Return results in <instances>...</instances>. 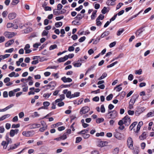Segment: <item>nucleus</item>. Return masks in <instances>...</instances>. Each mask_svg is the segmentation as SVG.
I'll use <instances>...</instances> for the list:
<instances>
[{
	"label": "nucleus",
	"mask_w": 154,
	"mask_h": 154,
	"mask_svg": "<svg viewBox=\"0 0 154 154\" xmlns=\"http://www.w3.org/2000/svg\"><path fill=\"white\" fill-rule=\"evenodd\" d=\"M109 114L110 117H108V118L114 119L116 118L117 115V112L116 110H113L112 111H108V112L107 114V115Z\"/></svg>",
	"instance_id": "f257e3e1"
},
{
	"label": "nucleus",
	"mask_w": 154,
	"mask_h": 154,
	"mask_svg": "<svg viewBox=\"0 0 154 154\" xmlns=\"http://www.w3.org/2000/svg\"><path fill=\"white\" fill-rule=\"evenodd\" d=\"M122 120L124 121V124L126 126H128L130 124L131 119L128 116H126L122 119Z\"/></svg>",
	"instance_id": "f03ea898"
},
{
	"label": "nucleus",
	"mask_w": 154,
	"mask_h": 154,
	"mask_svg": "<svg viewBox=\"0 0 154 154\" xmlns=\"http://www.w3.org/2000/svg\"><path fill=\"white\" fill-rule=\"evenodd\" d=\"M127 145L128 147L130 149H133V141L131 137H129L127 140Z\"/></svg>",
	"instance_id": "7ed1b4c3"
},
{
	"label": "nucleus",
	"mask_w": 154,
	"mask_h": 154,
	"mask_svg": "<svg viewBox=\"0 0 154 154\" xmlns=\"http://www.w3.org/2000/svg\"><path fill=\"white\" fill-rule=\"evenodd\" d=\"M56 85V82L55 81H52L50 82L49 84L46 85L43 88H44L45 87H48L49 88H47V89H50L51 88H53L51 89V90H53L54 89V88Z\"/></svg>",
	"instance_id": "20e7f679"
},
{
	"label": "nucleus",
	"mask_w": 154,
	"mask_h": 154,
	"mask_svg": "<svg viewBox=\"0 0 154 154\" xmlns=\"http://www.w3.org/2000/svg\"><path fill=\"white\" fill-rule=\"evenodd\" d=\"M90 110L89 108L87 106H85L82 108L80 111V114L82 115L88 112Z\"/></svg>",
	"instance_id": "39448f33"
},
{
	"label": "nucleus",
	"mask_w": 154,
	"mask_h": 154,
	"mask_svg": "<svg viewBox=\"0 0 154 154\" xmlns=\"http://www.w3.org/2000/svg\"><path fill=\"white\" fill-rule=\"evenodd\" d=\"M138 96H139L138 94H136L134 95L131 98V100L129 102V104H131V105H134L136 99H137Z\"/></svg>",
	"instance_id": "423d86ee"
},
{
	"label": "nucleus",
	"mask_w": 154,
	"mask_h": 154,
	"mask_svg": "<svg viewBox=\"0 0 154 154\" xmlns=\"http://www.w3.org/2000/svg\"><path fill=\"white\" fill-rule=\"evenodd\" d=\"M19 131V130L18 129L11 130L10 132V136L12 137H13L15 134H17L18 133Z\"/></svg>",
	"instance_id": "0eeeda50"
},
{
	"label": "nucleus",
	"mask_w": 154,
	"mask_h": 154,
	"mask_svg": "<svg viewBox=\"0 0 154 154\" xmlns=\"http://www.w3.org/2000/svg\"><path fill=\"white\" fill-rule=\"evenodd\" d=\"M30 46L29 44H27L26 45L24 48V49L25 51V54H29L32 52V50L29 49V48H30Z\"/></svg>",
	"instance_id": "6e6552de"
},
{
	"label": "nucleus",
	"mask_w": 154,
	"mask_h": 154,
	"mask_svg": "<svg viewBox=\"0 0 154 154\" xmlns=\"http://www.w3.org/2000/svg\"><path fill=\"white\" fill-rule=\"evenodd\" d=\"M114 136L118 140H121L122 138L121 136V134L118 132L114 133Z\"/></svg>",
	"instance_id": "1a4fd4ad"
},
{
	"label": "nucleus",
	"mask_w": 154,
	"mask_h": 154,
	"mask_svg": "<svg viewBox=\"0 0 154 154\" xmlns=\"http://www.w3.org/2000/svg\"><path fill=\"white\" fill-rule=\"evenodd\" d=\"M32 132L31 131H23L22 132V134L26 137H29L32 135Z\"/></svg>",
	"instance_id": "9d476101"
},
{
	"label": "nucleus",
	"mask_w": 154,
	"mask_h": 154,
	"mask_svg": "<svg viewBox=\"0 0 154 154\" xmlns=\"http://www.w3.org/2000/svg\"><path fill=\"white\" fill-rule=\"evenodd\" d=\"M61 79L64 83L70 82L72 81V79L69 78H66L65 76L62 77Z\"/></svg>",
	"instance_id": "9b49d317"
},
{
	"label": "nucleus",
	"mask_w": 154,
	"mask_h": 154,
	"mask_svg": "<svg viewBox=\"0 0 154 154\" xmlns=\"http://www.w3.org/2000/svg\"><path fill=\"white\" fill-rule=\"evenodd\" d=\"M16 16V14L15 13H12L8 15V18L9 20H12L15 18Z\"/></svg>",
	"instance_id": "f8f14e48"
},
{
	"label": "nucleus",
	"mask_w": 154,
	"mask_h": 154,
	"mask_svg": "<svg viewBox=\"0 0 154 154\" xmlns=\"http://www.w3.org/2000/svg\"><path fill=\"white\" fill-rule=\"evenodd\" d=\"M144 31L143 28H142L138 30L136 32L135 34L136 36L138 37L140 36V34Z\"/></svg>",
	"instance_id": "ddd939ff"
},
{
	"label": "nucleus",
	"mask_w": 154,
	"mask_h": 154,
	"mask_svg": "<svg viewBox=\"0 0 154 154\" xmlns=\"http://www.w3.org/2000/svg\"><path fill=\"white\" fill-rule=\"evenodd\" d=\"M20 145V143H16L11 145L9 149H14L17 148Z\"/></svg>",
	"instance_id": "4468645a"
},
{
	"label": "nucleus",
	"mask_w": 154,
	"mask_h": 154,
	"mask_svg": "<svg viewBox=\"0 0 154 154\" xmlns=\"http://www.w3.org/2000/svg\"><path fill=\"white\" fill-rule=\"evenodd\" d=\"M68 59V57L67 56H64L63 57H61L59 58L57 60V61L61 63L63 62Z\"/></svg>",
	"instance_id": "2eb2a0df"
},
{
	"label": "nucleus",
	"mask_w": 154,
	"mask_h": 154,
	"mask_svg": "<svg viewBox=\"0 0 154 154\" xmlns=\"http://www.w3.org/2000/svg\"><path fill=\"white\" fill-rule=\"evenodd\" d=\"M5 140H6L7 144H11L12 143L11 139L9 138L8 135L7 134L5 136Z\"/></svg>",
	"instance_id": "dca6fc26"
},
{
	"label": "nucleus",
	"mask_w": 154,
	"mask_h": 154,
	"mask_svg": "<svg viewBox=\"0 0 154 154\" xmlns=\"http://www.w3.org/2000/svg\"><path fill=\"white\" fill-rule=\"evenodd\" d=\"M11 116L10 114H7L4 115L0 117V121H3L6 118L9 117Z\"/></svg>",
	"instance_id": "f3484780"
},
{
	"label": "nucleus",
	"mask_w": 154,
	"mask_h": 154,
	"mask_svg": "<svg viewBox=\"0 0 154 154\" xmlns=\"http://www.w3.org/2000/svg\"><path fill=\"white\" fill-rule=\"evenodd\" d=\"M109 34V31L105 32L102 34L100 37L101 38L105 37L108 35Z\"/></svg>",
	"instance_id": "a211bd4d"
},
{
	"label": "nucleus",
	"mask_w": 154,
	"mask_h": 154,
	"mask_svg": "<svg viewBox=\"0 0 154 154\" xmlns=\"http://www.w3.org/2000/svg\"><path fill=\"white\" fill-rule=\"evenodd\" d=\"M14 42V40L13 39L7 42L5 44L6 47H8L12 45Z\"/></svg>",
	"instance_id": "6ab92c4d"
},
{
	"label": "nucleus",
	"mask_w": 154,
	"mask_h": 154,
	"mask_svg": "<svg viewBox=\"0 0 154 154\" xmlns=\"http://www.w3.org/2000/svg\"><path fill=\"white\" fill-rule=\"evenodd\" d=\"M13 33H11V32H8L5 33V36L8 38H11L14 36Z\"/></svg>",
	"instance_id": "aec40b11"
},
{
	"label": "nucleus",
	"mask_w": 154,
	"mask_h": 154,
	"mask_svg": "<svg viewBox=\"0 0 154 154\" xmlns=\"http://www.w3.org/2000/svg\"><path fill=\"white\" fill-rule=\"evenodd\" d=\"M108 142L107 141H101L99 144L100 145V146L101 147H103L105 146H107L108 145Z\"/></svg>",
	"instance_id": "412c9836"
},
{
	"label": "nucleus",
	"mask_w": 154,
	"mask_h": 154,
	"mask_svg": "<svg viewBox=\"0 0 154 154\" xmlns=\"http://www.w3.org/2000/svg\"><path fill=\"white\" fill-rule=\"evenodd\" d=\"M146 132H143L141 136L140 137V138L141 140H143L146 137Z\"/></svg>",
	"instance_id": "4be33fe9"
},
{
	"label": "nucleus",
	"mask_w": 154,
	"mask_h": 154,
	"mask_svg": "<svg viewBox=\"0 0 154 154\" xmlns=\"http://www.w3.org/2000/svg\"><path fill=\"white\" fill-rule=\"evenodd\" d=\"M1 145L3 146V148L6 149L7 147L8 144H7L6 142L5 141H3L1 143Z\"/></svg>",
	"instance_id": "5701e85b"
},
{
	"label": "nucleus",
	"mask_w": 154,
	"mask_h": 154,
	"mask_svg": "<svg viewBox=\"0 0 154 154\" xmlns=\"http://www.w3.org/2000/svg\"><path fill=\"white\" fill-rule=\"evenodd\" d=\"M32 29L30 27L27 28L26 29H24V33H29L32 31Z\"/></svg>",
	"instance_id": "b1692460"
},
{
	"label": "nucleus",
	"mask_w": 154,
	"mask_h": 154,
	"mask_svg": "<svg viewBox=\"0 0 154 154\" xmlns=\"http://www.w3.org/2000/svg\"><path fill=\"white\" fill-rule=\"evenodd\" d=\"M73 64L74 66L75 67H79L82 65V64L80 62L79 60H78L77 63H73Z\"/></svg>",
	"instance_id": "393cba45"
},
{
	"label": "nucleus",
	"mask_w": 154,
	"mask_h": 154,
	"mask_svg": "<svg viewBox=\"0 0 154 154\" xmlns=\"http://www.w3.org/2000/svg\"><path fill=\"white\" fill-rule=\"evenodd\" d=\"M83 17L84 16H82L81 14L79 13L77 15L75 18L78 20L79 21L82 19Z\"/></svg>",
	"instance_id": "a878e982"
},
{
	"label": "nucleus",
	"mask_w": 154,
	"mask_h": 154,
	"mask_svg": "<svg viewBox=\"0 0 154 154\" xmlns=\"http://www.w3.org/2000/svg\"><path fill=\"white\" fill-rule=\"evenodd\" d=\"M89 129L88 128H87V129H84V130H82L80 132L78 133L79 134H85L86 133H87L88 132Z\"/></svg>",
	"instance_id": "bb28decb"
},
{
	"label": "nucleus",
	"mask_w": 154,
	"mask_h": 154,
	"mask_svg": "<svg viewBox=\"0 0 154 154\" xmlns=\"http://www.w3.org/2000/svg\"><path fill=\"white\" fill-rule=\"evenodd\" d=\"M137 122H135L133 123L129 127V128L131 130H132L133 128L135 127V126L137 124Z\"/></svg>",
	"instance_id": "cd10ccee"
},
{
	"label": "nucleus",
	"mask_w": 154,
	"mask_h": 154,
	"mask_svg": "<svg viewBox=\"0 0 154 154\" xmlns=\"http://www.w3.org/2000/svg\"><path fill=\"white\" fill-rule=\"evenodd\" d=\"M154 116V111L150 112L147 113L146 115L147 117H149Z\"/></svg>",
	"instance_id": "c85d7f7f"
},
{
	"label": "nucleus",
	"mask_w": 154,
	"mask_h": 154,
	"mask_svg": "<svg viewBox=\"0 0 154 154\" xmlns=\"http://www.w3.org/2000/svg\"><path fill=\"white\" fill-rule=\"evenodd\" d=\"M107 76V74L106 72H104L102 76L99 77L98 80H100L104 79L105 77H106Z\"/></svg>",
	"instance_id": "c756f323"
},
{
	"label": "nucleus",
	"mask_w": 154,
	"mask_h": 154,
	"mask_svg": "<svg viewBox=\"0 0 154 154\" xmlns=\"http://www.w3.org/2000/svg\"><path fill=\"white\" fill-rule=\"evenodd\" d=\"M63 25V23L61 22H57L55 23V26L57 27H59Z\"/></svg>",
	"instance_id": "7c9ffc66"
},
{
	"label": "nucleus",
	"mask_w": 154,
	"mask_h": 154,
	"mask_svg": "<svg viewBox=\"0 0 154 154\" xmlns=\"http://www.w3.org/2000/svg\"><path fill=\"white\" fill-rule=\"evenodd\" d=\"M124 31V30L122 29H120L118 31L117 35L118 36L120 35Z\"/></svg>",
	"instance_id": "2f4dec72"
},
{
	"label": "nucleus",
	"mask_w": 154,
	"mask_h": 154,
	"mask_svg": "<svg viewBox=\"0 0 154 154\" xmlns=\"http://www.w3.org/2000/svg\"><path fill=\"white\" fill-rule=\"evenodd\" d=\"M113 97V95L112 94H111L108 96L106 97V100L107 101H109L112 99Z\"/></svg>",
	"instance_id": "473e14b6"
},
{
	"label": "nucleus",
	"mask_w": 154,
	"mask_h": 154,
	"mask_svg": "<svg viewBox=\"0 0 154 154\" xmlns=\"http://www.w3.org/2000/svg\"><path fill=\"white\" fill-rule=\"evenodd\" d=\"M104 119L103 118H99L96 120V122L97 123H100L103 121Z\"/></svg>",
	"instance_id": "72a5a7b5"
},
{
	"label": "nucleus",
	"mask_w": 154,
	"mask_h": 154,
	"mask_svg": "<svg viewBox=\"0 0 154 154\" xmlns=\"http://www.w3.org/2000/svg\"><path fill=\"white\" fill-rule=\"evenodd\" d=\"M57 48V45H51L49 48L50 50H51Z\"/></svg>",
	"instance_id": "f704fd0d"
},
{
	"label": "nucleus",
	"mask_w": 154,
	"mask_h": 154,
	"mask_svg": "<svg viewBox=\"0 0 154 154\" xmlns=\"http://www.w3.org/2000/svg\"><path fill=\"white\" fill-rule=\"evenodd\" d=\"M58 9H55L53 10V14L55 15H57L60 14V12L58 11Z\"/></svg>",
	"instance_id": "c9c22d12"
},
{
	"label": "nucleus",
	"mask_w": 154,
	"mask_h": 154,
	"mask_svg": "<svg viewBox=\"0 0 154 154\" xmlns=\"http://www.w3.org/2000/svg\"><path fill=\"white\" fill-rule=\"evenodd\" d=\"M19 2V0H13L11 4L13 5H16Z\"/></svg>",
	"instance_id": "e433bc0d"
},
{
	"label": "nucleus",
	"mask_w": 154,
	"mask_h": 154,
	"mask_svg": "<svg viewBox=\"0 0 154 154\" xmlns=\"http://www.w3.org/2000/svg\"><path fill=\"white\" fill-rule=\"evenodd\" d=\"M119 151V149L117 147L114 149L113 152V154H117Z\"/></svg>",
	"instance_id": "4c0bfd02"
},
{
	"label": "nucleus",
	"mask_w": 154,
	"mask_h": 154,
	"mask_svg": "<svg viewBox=\"0 0 154 154\" xmlns=\"http://www.w3.org/2000/svg\"><path fill=\"white\" fill-rule=\"evenodd\" d=\"M104 16L103 15L100 14L97 19V20H102L104 19Z\"/></svg>",
	"instance_id": "58836bf2"
},
{
	"label": "nucleus",
	"mask_w": 154,
	"mask_h": 154,
	"mask_svg": "<svg viewBox=\"0 0 154 154\" xmlns=\"http://www.w3.org/2000/svg\"><path fill=\"white\" fill-rule=\"evenodd\" d=\"M100 111L102 113H104L105 111V109L103 105H102L100 107Z\"/></svg>",
	"instance_id": "ea45409f"
},
{
	"label": "nucleus",
	"mask_w": 154,
	"mask_h": 154,
	"mask_svg": "<svg viewBox=\"0 0 154 154\" xmlns=\"http://www.w3.org/2000/svg\"><path fill=\"white\" fill-rule=\"evenodd\" d=\"M43 106H45V107H47L50 105V103L48 101H45L43 103Z\"/></svg>",
	"instance_id": "a19ab883"
},
{
	"label": "nucleus",
	"mask_w": 154,
	"mask_h": 154,
	"mask_svg": "<svg viewBox=\"0 0 154 154\" xmlns=\"http://www.w3.org/2000/svg\"><path fill=\"white\" fill-rule=\"evenodd\" d=\"M104 135V133L103 132H101L100 133H97L96 134V136L97 137H99V136H103Z\"/></svg>",
	"instance_id": "79ce46f5"
},
{
	"label": "nucleus",
	"mask_w": 154,
	"mask_h": 154,
	"mask_svg": "<svg viewBox=\"0 0 154 154\" xmlns=\"http://www.w3.org/2000/svg\"><path fill=\"white\" fill-rule=\"evenodd\" d=\"M48 31H46L45 30H44L42 33V36H45L47 35L48 34Z\"/></svg>",
	"instance_id": "37998d69"
},
{
	"label": "nucleus",
	"mask_w": 154,
	"mask_h": 154,
	"mask_svg": "<svg viewBox=\"0 0 154 154\" xmlns=\"http://www.w3.org/2000/svg\"><path fill=\"white\" fill-rule=\"evenodd\" d=\"M82 134L83 135V137L85 139H87L88 138L90 137V135L89 134Z\"/></svg>",
	"instance_id": "c03bdc74"
},
{
	"label": "nucleus",
	"mask_w": 154,
	"mask_h": 154,
	"mask_svg": "<svg viewBox=\"0 0 154 154\" xmlns=\"http://www.w3.org/2000/svg\"><path fill=\"white\" fill-rule=\"evenodd\" d=\"M20 126V125L19 124H13L12 125L11 127L12 128H19Z\"/></svg>",
	"instance_id": "a18cd8bd"
},
{
	"label": "nucleus",
	"mask_w": 154,
	"mask_h": 154,
	"mask_svg": "<svg viewBox=\"0 0 154 154\" xmlns=\"http://www.w3.org/2000/svg\"><path fill=\"white\" fill-rule=\"evenodd\" d=\"M82 140V138L80 137H76L75 143H79Z\"/></svg>",
	"instance_id": "49530a36"
},
{
	"label": "nucleus",
	"mask_w": 154,
	"mask_h": 154,
	"mask_svg": "<svg viewBox=\"0 0 154 154\" xmlns=\"http://www.w3.org/2000/svg\"><path fill=\"white\" fill-rule=\"evenodd\" d=\"M86 39V38L85 36H83L82 37H81L79 39V41L80 42H82L84 41Z\"/></svg>",
	"instance_id": "de8ad7c7"
},
{
	"label": "nucleus",
	"mask_w": 154,
	"mask_h": 154,
	"mask_svg": "<svg viewBox=\"0 0 154 154\" xmlns=\"http://www.w3.org/2000/svg\"><path fill=\"white\" fill-rule=\"evenodd\" d=\"M51 95V93L44 94L43 97L45 98H48Z\"/></svg>",
	"instance_id": "09e8293b"
},
{
	"label": "nucleus",
	"mask_w": 154,
	"mask_h": 154,
	"mask_svg": "<svg viewBox=\"0 0 154 154\" xmlns=\"http://www.w3.org/2000/svg\"><path fill=\"white\" fill-rule=\"evenodd\" d=\"M117 15V14L114 15V16L110 19L109 20L110 22H111L112 21H114L116 19Z\"/></svg>",
	"instance_id": "8fccbe9b"
},
{
	"label": "nucleus",
	"mask_w": 154,
	"mask_h": 154,
	"mask_svg": "<svg viewBox=\"0 0 154 154\" xmlns=\"http://www.w3.org/2000/svg\"><path fill=\"white\" fill-rule=\"evenodd\" d=\"M77 20V19H76V20H73L72 23H73V24L75 25H79V24H78L79 23V20L78 21Z\"/></svg>",
	"instance_id": "3c124183"
},
{
	"label": "nucleus",
	"mask_w": 154,
	"mask_h": 154,
	"mask_svg": "<svg viewBox=\"0 0 154 154\" xmlns=\"http://www.w3.org/2000/svg\"><path fill=\"white\" fill-rule=\"evenodd\" d=\"M44 10L45 11H51V8L50 7L46 6L45 7Z\"/></svg>",
	"instance_id": "603ef678"
},
{
	"label": "nucleus",
	"mask_w": 154,
	"mask_h": 154,
	"mask_svg": "<svg viewBox=\"0 0 154 154\" xmlns=\"http://www.w3.org/2000/svg\"><path fill=\"white\" fill-rule=\"evenodd\" d=\"M123 5V3H119L116 6V9H118L120 8Z\"/></svg>",
	"instance_id": "864d4df0"
},
{
	"label": "nucleus",
	"mask_w": 154,
	"mask_h": 154,
	"mask_svg": "<svg viewBox=\"0 0 154 154\" xmlns=\"http://www.w3.org/2000/svg\"><path fill=\"white\" fill-rule=\"evenodd\" d=\"M116 42H113L111 43L109 45V46L110 48H111L114 47L116 45Z\"/></svg>",
	"instance_id": "5fc2aeb1"
},
{
	"label": "nucleus",
	"mask_w": 154,
	"mask_h": 154,
	"mask_svg": "<svg viewBox=\"0 0 154 154\" xmlns=\"http://www.w3.org/2000/svg\"><path fill=\"white\" fill-rule=\"evenodd\" d=\"M13 26V23H8L7 25V28H10Z\"/></svg>",
	"instance_id": "6e6d98bb"
},
{
	"label": "nucleus",
	"mask_w": 154,
	"mask_h": 154,
	"mask_svg": "<svg viewBox=\"0 0 154 154\" xmlns=\"http://www.w3.org/2000/svg\"><path fill=\"white\" fill-rule=\"evenodd\" d=\"M13 48H11L9 49L6 50L5 51V52L6 53H11L14 51Z\"/></svg>",
	"instance_id": "4d7b16f0"
},
{
	"label": "nucleus",
	"mask_w": 154,
	"mask_h": 154,
	"mask_svg": "<svg viewBox=\"0 0 154 154\" xmlns=\"http://www.w3.org/2000/svg\"><path fill=\"white\" fill-rule=\"evenodd\" d=\"M142 70L141 69H139V70H136L135 72L136 74L140 75L142 73Z\"/></svg>",
	"instance_id": "13d9d810"
},
{
	"label": "nucleus",
	"mask_w": 154,
	"mask_h": 154,
	"mask_svg": "<svg viewBox=\"0 0 154 154\" xmlns=\"http://www.w3.org/2000/svg\"><path fill=\"white\" fill-rule=\"evenodd\" d=\"M106 9V8L105 7H104L101 11L102 13L103 14H105L107 12Z\"/></svg>",
	"instance_id": "bf43d9fd"
},
{
	"label": "nucleus",
	"mask_w": 154,
	"mask_h": 154,
	"mask_svg": "<svg viewBox=\"0 0 154 154\" xmlns=\"http://www.w3.org/2000/svg\"><path fill=\"white\" fill-rule=\"evenodd\" d=\"M61 140H64L67 138L66 135L65 134H64L63 135L60 136Z\"/></svg>",
	"instance_id": "052dcab7"
},
{
	"label": "nucleus",
	"mask_w": 154,
	"mask_h": 154,
	"mask_svg": "<svg viewBox=\"0 0 154 154\" xmlns=\"http://www.w3.org/2000/svg\"><path fill=\"white\" fill-rule=\"evenodd\" d=\"M63 5L60 4H59L57 6V9L58 10H60L63 7Z\"/></svg>",
	"instance_id": "680f3d73"
},
{
	"label": "nucleus",
	"mask_w": 154,
	"mask_h": 154,
	"mask_svg": "<svg viewBox=\"0 0 154 154\" xmlns=\"http://www.w3.org/2000/svg\"><path fill=\"white\" fill-rule=\"evenodd\" d=\"M24 113L23 112H21L19 114V117L20 118H22L24 117Z\"/></svg>",
	"instance_id": "e2e57ef3"
},
{
	"label": "nucleus",
	"mask_w": 154,
	"mask_h": 154,
	"mask_svg": "<svg viewBox=\"0 0 154 154\" xmlns=\"http://www.w3.org/2000/svg\"><path fill=\"white\" fill-rule=\"evenodd\" d=\"M8 95L10 97L14 95V94L13 91H10L9 92Z\"/></svg>",
	"instance_id": "0e129e2a"
},
{
	"label": "nucleus",
	"mask_w": 154,
	"mask_h": 154,
	"mask_svg": "<svg viewBox=\"0 0 154 154\" xmlns=\"http://www.w3.org/2000/svg\"><path fill=\"white\" fill-rule=\"evenodd\" d=\"M15 72H13L8 75V76L11 77H12L13 76L15 77Z\"/></svg>",
	"instance_id": "69168bd1"
},
{
	"label": "nucleus",
	"mask_w": 154,
	"mask_h": 154,
	"mask_svg": "<svg viewBox=\"0 0 154 154\" xmlns=\"http://www.w3.org/2000/svg\"><path fill=\"white\" fill-rule=\"evenodd\" d=\"M8 13L7 11H4L2 13V16L3 17H5L8 14Z\"/></svg>",
	"instance_id": "338daca9"
},
{
	"label": "nucleus",
	"mask_w": 154,
	"mask_h": 154,
	"mask_svg": "<svg viewBox=\"0 0 154 154\" xmlns=\"http://www.w3.org/2000/svg\"><path fill=\"white\" fill-rule=\"evenodd\" d=\"M72 38L74 40H75L77 39L78 38V36L76 35H74L72 36Z\"/></svg>",
	"instance_id": "774afa93"
}]
</instances>
